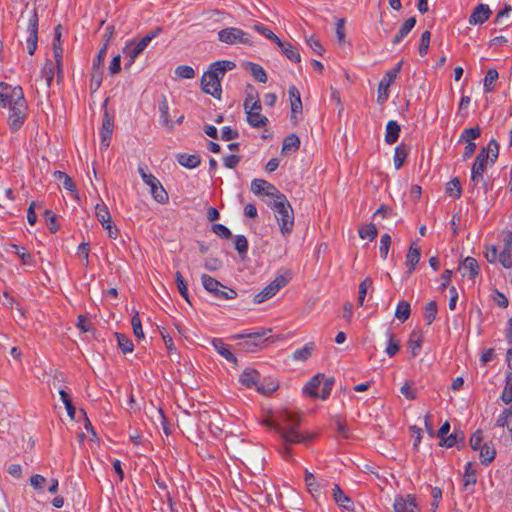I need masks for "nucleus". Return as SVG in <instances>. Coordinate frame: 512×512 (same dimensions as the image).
Instances as JSON below:
<instances>
[{
	"label": "nucleus",
	"mask_w": 512,
	"mask_h": 512,
	"mask_svg": "<svg viewBox=\"0 0 512 512\" xmlns=\"http://www.w3.org/2000/svg\"><path fill=\"white\" fill-rule=\"evenodd\" d=\"M0 105L9 109L8 124L12 130H18L24 123L28 105L20 86L0 83Z\"/></svg>",
	"instance_id": "obj_1"
},
{
	"label": "nucleus",
	"mask_w": 512,
	"mask_h": 512,
	"mask_svg": "<svg viewBox=\"0 0 512 512\" xmlns=\"http://www.w3.org/2000/svg\"><path fill=\"white\" fill-rule=\"evenodd\" d=\"M267 424L274 428L287 443L296 444L308 440L297 431L299 417L289 411L280 413L275 423Z\"/></svg>",
	"instance_id": "obj_2"
},
{
	"label": "nucleus",
	"mask_w": 512,
	"mask_h": 512,
	"mask_svg": "<svg viewBox=\"0 0 512 512\" xmlns=\"http://www.w3.org/2000/svg\"><path fill=\"white\" fill-rule=\"evenodd\" d=\"M499 154V145L495 139L490 140L488 145L481 149L472 166L471 181L477 185L483 180V174L488 166H492Z\"/></svg>",
	"instance_id": "obj_3"
},
{
	"label": "nucleus",
	"mask_w": 512,
	"mask_h": 512,
	"mask_svg": "<svg viewBox=\"0 0 512 512\" xmlns=\"http://www.w3.org/2000/svg\"><path fill=\"white\" fill-rule=\"evenodd\" d=\"M268 205L275 212V218L280 226L281 233L283 235L289 234L294 226V212L286 196L284 194L278 196Z\"/></svg>",
	"instance_id": "obj_4"
},
{
	"label": "nucleus",
	"mask_w": 512,
	"mask_h": 512,
	"mask_svg": "<svg viewBox=\"0 0 512 512\" xmlns=\"http://www.w3.org/2000/svg\"><path fill=\"white\" fill-rule=\"evenodd\" d=\"M333 384V378H326L323 374H317L303 388V393L325 400L329 397Z\"/></svg>",
	"instance_id": "obj_5"
},
{
	"label": "nucleus",
	"mask_w": 512,
	"mask_h": 512,
	"mask_svg": "<svg viewBox=\"0 0 512 512\" xmlns=\"http://www.w3.org/2000/svg\"><path fill=\"white\" fill-rule=\"evenodd\" d=\"M138 172L143 182L149 186L152 197L159 203L164 204L168 201V193L163 188L160 181L151 173L146 171V166L140 165Z\"/></svg>",
	"instance_id": "obj_6"
},
{
	"label": "nucleus",
	"mask_w": 512,
	"mask_h": 512,
	"mask_svg": "<svg viewBox=\"0 0 512 512\" xmlns=\"http://www.w3.org/2000/svg\"><path fill=\"white\" fill-rule=\"evenodd\" d=\"M201 282L205 290H207L209 293H212L218 299L231 300L235 299L237 296L235 290L224 286L218 280L207 274H203L201 276Z\"/></svg>",
	"instance_id": "obj_7"
},
{
	"label": "nucleus",
	"mask_w": 512,
	"mask_h": 512,
	"mask_svg": "<svg viewBox=\"0 0 512 512\" xmlns=\"http://www.w3.org/2000/svg\"><path fill=\"white\" fill-rule=\"evenodd\" d=\"M218 40L227 45H252L251 38L248 33L237 27H227L218 32Z\"/></svg>",
	"instance_id": "obj_8"
},
{
	"label": "nucleus",
	"mask_w": 512,
	"mask_h": 512,
	"mask_svg": "<svg viewBox=\"0 0 512 512\" xmlns=\"http://www.w3.org/2000/svg\"><path fill=\"white\" fill-rule=\"evenodd\" d=\"M289 280L290 277L287 275H278L271 283L254 296V303L260 304L272 298L281 288L289 283Z\"/></svg>",
	"instance_id": "obj_9"
},
{
	"label": "nucleus",
	"mask_w": 512,
	"mask_h": 512,
	"mask_svg": "<svg viewBox=\"0 0 512 512\" xmlns=\"http://www.w3.org/2000/svg\"><path fill=\"white\" fill-rule=\"evenodd\" d=\"M503 248L499 253V263L506 269L511 270L509 273L512 283V232L504 231L502 233Z\"/></svg>",
	"instance_id": "obj_10"
},
{
	"label": "nucleus",
	"mask_w": 512,
	"mask_h": 512,
	"mask_svg": "<svg viewBox=\"0 0 512 512\" xmlns=\"http://www.w3.org/2000/svg\"><path fill=\"white\" fill-rule=\"evenodd\" d=\"M401 68V63H399L395 68L387 71L379 83L378 86V97L377 102L382 104L389 97V87L395 81L397 74L399 73Z\"/></svg>",
	"instance_id": "obj_11"
},
{
	"label": "nucleus",
	"mask_w": 512,
	"mask_h": 512,
	"mask_svg": "<svg viewBox=\"0 0 512 512\" xmlns=\"http://www.w3.org/2000/svg\"><path fill=\"white\" fill-rule=\"evenodd\" d=\"M114 128V117L110 115L107 109L104 110L102 126L100 130V144L103 149L110 145L111 136Z\"/></svg>",
	"instance_id": "obj_12"
},
{
	"label": "nucleus",
	"mask_w": 512,
	"mask_h": 512,
	"mask_svg": "<svg viewBox=\"0 0 512 512\" xmlns=\"http://www.w3.org/2000/svg\"><path fill=\"white\" fill-rule=\"evenodd\" d=\"M201 86L205 93L220 99L222 92L221 82L216 79V76H213L211 73L206 71L201 78Z\"/></svg>",
	"instance_id": "obj_13"
},
{
	"label": "nucleus",
	"mask_w": 512,
	"mask_h": 512,
	"mask_svg": "<svg viewBox=\"0 0 512 512\" xmlns=\"http://www.w3.org/2000/svg\"><path fill=\"white\" fill-rule=\"evenodd\" d=\"M251 191L256 195L265 194L266 196L273 198V200L277 199L278 196L283 195L273 184H270L263 179H254L251 183Z\"/></svg>",
	"instance_id": "obj_14"
},
{
	"label": "nucleus",
	"mask_w": 512,
	"mask_h": 512,
	"mask_svg": "<svg viewBox=\"0 0 512 512\" xmlns=\"http://www.w3.org/2000/svg\"><path fill=\"white\" fill-rule=\"evenodd\" d=\"M28 36L26 38L27 50L29 55H33L37 48L38 41V18L36 13H33L29 18L27 27Z\"/></svg>",
	"instance_id": "obj_15"
},
{
	"label": "nucleus",
	"mask_w": 512,
	"mask_h": 512,
	"mask_svg": "<svg viewBox=\"0 0 512 512\" xmlns=\"http://www.w3.org/2000/svg\"><path fill=\"white\" fill-rule=\"evenodd\" d=\"M235 67L236 64L233 61L220 60L213 62L209 66L207 72L211 73L213 76H216V79H218L221 82V79L224 77L225 73L227 71L233 70Z\"/></svg>",
	"instance_id": "obj_16"
},
{
	"label": "nucleus",
	"mask_w": 512,
	"mask_h": 512,
	"mask_svg": "<svg viewBox=\"0 0 512 512\" xmlns=\"http://www.w3.org/2000/svg\"><path fill=\"white\" fill-rule=\"evenodd\" d=\"M479 265L475 258L466 257L459 265L463 277L474 279L479 274Z\"/></svg>",
	"instance_id": "obj_17"
},
{
	"label": "nucleus",
	"mask_w": 512,
	"mask_h": 512,
	"mask_svg": "<svg viewBox=\"0 0 512 512\" xmlns=\"http://www.w3.org/2000/svg\"><path fill=\"white\" fill-rule=\"evenodd\" d=\"M394 509L396 512H420L415 498L411 495H408L406 498H397L394 503Z\"/></svg>",
	"instance_id": "obj_18"
},
{
	"label": "nucleus",
	"mask_w": 512,
	"mask_h": 512,
	"mask_svg": "<svg viewBox=\"0 0 512 512\" xmlns=\"http://www.w3.org/2000/svg\"><path fill=\"white\" fill-rule=\"evenodd\" d=\"M491 10L486 4H479L475 7L469 17V24L476 25L484 23L490 16Z\"/></svg>",
	"instance_id": "obj_19"
},
{
	"label": "nucleus",
	"mask_w": 512,
	"mask_h": 512,
	"mask_svg": "<svg viewBox=\"0 0 512 512\" xmlns=\"http://www.w3.org/2000/svg\"><path fill=\"white\" fill-rule=\"evenodd\" d=\"M239 381L245 387H255V389L257 390V385H259L260 383L259 374L256 370L247 368L241 373Z\"/></svg>",
	"instance_id": "obj_20"
},
{
	"label": "nucleus",
	"mask_w": 512,
	"mask_h": 512,
	"mask_svg": "<svg viewBox=\"0 0 512 512\" xmlns=\"http://www.w3.org/2000/svg\"><path fill=\"white\" fill-rule=\"evenodd\" d=\"M421 258V250L415 243H412L409 247L406 255V265L408 266V274H412L415 270L416 265L419 263Z\"/></svg>",
	"instance_id": "obj_21"
},
{
	"label": "nucleus",
	"mask_w": 512,
	"mask_h": 512,
	"mask_svg": "<svg viewBox=\"0 0 512 512\" xmlns=\"http://www.w3.org/2000/svg\"><path fill=\"white\" fill-rule=\"evenodd\" d=\"M261 109H249L246 112L248 123L256 128L266 126L268 118L260 113Z\"/></svg>",
	"instance_id": "obj_22"
},
{
	"label": "nucleus",
	"mask_w": 512,
	"mask_h": 512,
	"mask_svg": "<svg viewBox=\"0 0 512 512\" xmlns=\"http://www.w3.org/2000/svg\"><path fill=\"white\" fill-rule=\"evenodd\" d=\"M213 347L215 348V350L222 356L224 357L227 361L233 363V364H236L237 363V359L236 357L234 356V354L229 350L228 348V345L225 344L222 339H219V338H214L212 339L211 341Z\"/></svg>",
	"instance_id": "obj_23"
},
{
	"label": "nucleus",
	"mask_w": 512,
	"mask_h": 512,
	"mask_svg": "<svg viewBox=\"0 0 512 512\" xmlns=\"http://www.w3.org/2000/svg\"><path fill=\"white\" fill-rule=\"evenodd\" d=\"M277 46L281 49L282 53L293 62H300L301 56L298 50L289 42L279 40Z\"/></svg>",
	"instance_id": "obj_24"
},
{
	"label": "nucleus",
	"mask_w": 512,
	"mask_h": 512,
	"mask_svg": "<svg viewBox=\"0 0 512 512\" xmlns=\"http://www.w3.org/2000/svg\"><path fill=\"white\" fill-rule=\"evenodd\" d=\"M160 110V123L169 131L173 130L174 125L169 116V106L166 98H164L159 104Z\"/></svg>",
	"instance_id": "obj_25"
},
{
	"label": "nucleus",
	"mask_w": 512,
	"mask_h": 512,
	"mask_svg": "<svg viewBox=\"0 0 512 512\" xmlns=\"http://www.w3.org/2000/svg\"><path fill=\"white\" fill-rule=\"evenodd\" d=\"M399 133V124L394 120L389 121L386 125L385 142L387 144H394L399 138Z\"/></svg>",
	"instance_id": "obj_26"
},
{
	"label": "nucleus",
	"mask_w": 512,
	"mask_h": 512,
	"mask_svg": "<svg viewBox=\"0 0 512 512\" xmlns=\"http://www.w3.org/2000/svg\"><path fill=\"white\" fill-rule=\"evenodd\" d=\"M143 52V49L136 43H129L123 48V53L128 57V62L125 64L126 68L131 67L135 59Z\"/></svg>",
	"instance_id": "obj_27"
},
{
	"label": "nucleus",
	"mask_w": 512,
	"mask_h": 512,
	"mask_svg": "<svg viewBox=\"0 0 512 512\" xmlns=\"http://www.w3.org/2000/svg\"><path fill=\"white\" fill-rule=\"evenodd\" d=\"M416 24L415 17L408 18L403 25L400 27L399 31L395 35L393 39V44H399L404 37L408 35V33L413 29Z\"/></svg>",
	"instance_id": "obj_28"
},
{
	"label": "nucleus",
	"mask_w": 512,
	"mask_h": 512,
	"mask_svg": "<svg viewBox=\"0 0 512 512\" xmlns=\"http://www.w3.org/2000/svg\"><path fill=\"white\" fill-rule=\"evenodd\" d=\"M177 160L180 165L190 169L197 167L201 162L199 155L186 153L179 154Z\"/></svg>",
	"instance_id": "obj_29"
},
{
	"label": "nucleus",
	"mask_w": 512,
	"mask_h": 512,
	"mask_svg": "<svg viewBox=\"0 0 512 512\" xmlns=\"http://www.w3.org/2000/svg\"><path fill=\"white\" fill-rule=\"evenodd\" d=\"M300 140L295 134H290L284 138L282 144V152L286 154L294 153L298 150Z\"/></svg>",
	"instance_id": "obj_30"
},
{
	"label": "nucleus",
	"mask_w": 512,
	"mask_h": 512,
	"mask_svg": "<svg viewBox=\"0 0 512 512\" xmlns=\"http://www.w3.org/2000/svg\"><path fill=\"white\" fill-rule=\"evenodd\" d=\"M332 496L334 501L340 506L345 509H350V506L348 505L351 503V499L344 494V492L341 490L340 486L338 484H335L332 488Z\"/></svg>",
	"instance_id": "obj_31"
},
{
	"label": "nucleus",
	"mask_w": 512,
	"mask_h": 512,
	"mask_svg": "<svg viewBox=\"0 0 512 512\" xmlns=\"http://www.w3.org/2000/svg\"><path fill=\"white\" fill-rule=\"evenodd\" d=\"M495 455H496L495 448L489 443H484L482 445V447L480 448L479 457H480L481 463L484 465H488L489 463H491L494 460Z\"/></svg>",
	"instance_id": "obj_32"
},
{
	"label": "nucleus",
	"mask_w": 512,
	"mask_h": 512,
	"mask_svg": "<svg viewBox=\"0 0 512 512\" xmlns=\"http://www.w3.org/2000/svg\"><path fill=\"white\" fill-rule=\"evenodd\" d=\"M246 69L249 70V72L252 74L256 81H259L261 83H265L267 81L266 72L260 65L248 62L246 64Z\"/></svg>",
	"instance_id": "obj_33"
},
{
	"label": "nucleus",
	"mask_w": 512,
	"mask_h": 512,
	"mask_svg": "<svg viewBox=\"0 0 512 512\" xmlns=\"http://www.w3.org/2000/svg\"><path fill=\"white\" fill-rule=\"evenodd\" d=\"M95 217L100 224L107 223L111 220V214L108 207L102 201L95 205Z\"/></svg>",
	"instance_id": "obj_34"
},
{
	"label": "nucleus",
	"mask_w": 512,
	"mask_h": 512,
	"mask_svg": "<svg viewBox=\"0 0 512 512\" xmlns=\"http://www.w3.org/2000/svg\"><path fill=\"white\" fill-rule=\"evenodd\" d=\"M407 155H408V149L405 145L400 144L395 148V151H394L395 169L398 170L403 166Z\"/></svg>",
	"instance_id": "obj_35"
},
{
	"label": "nucleus",
	"mask_w": 512,
	"mask_h": 512,
	"mask_svg": "<svg viewBox=\"0 0 512 512\" xmlns=\"http://www.w3.org/2000/svg\"><path fill=\"white\" fill-rule=\"evenodd\" d=\"M10 249H11V253L16 254L20 258L23 265H32L33 264L32 255L30 253H28L25 250V248L13 244V245H11Z\"/></svg>",
	"instance_id": "obj_36"
},
{
	"label": "nucleus",
	"mask_w": 512,
	"mask_h": 512,
	"mask_svg": "<svg viewBox=\"0 0 512 512\" xmlns=\"http://www.w3.org/2000/svg\"><path fill=\"white\" fill-rule=\"evenodd\" d=\"M53 175L57 181L62 182V185L66 190L71 191V192L76 191V186H75L72 178L69 177L66 173H64L62 171H55Z\"/></svg>",
	"instance_id": "obj_37"
},
{
	"label": "nucleus",
	"mask_w": 512,
	"mask_h": 512,
	"mask_svg": "<svg viewBox=\"0 0 512 512\" xmlns=\"http://www.w3.org/2000/svg\"><path fill=\"white\" fill-rule=\"evenodd\" d=\"M118 347L123 353H131L134 349V345L128 336L122 333L115 334Z\"/></svg>",
	"instance_id": "obj_38"
},
{
	"label": "nucleus",
	"mask_w": 512,
	"mask_h": 512,
	"mask_svg": "<svg viewBox=\"0 0 512 512\" xmlns=\"http://www.w3.org/2000/svg\"><path fill=\"white\" fill-rule=\"evenodd\" d=\"M481 135V129L479 126L464 129L460 135V142H472Z\"/></svg>",
	"instance_id": "obj_39"
},
{
	"label": "nucleus",
	"mask_w": 512,
	"mask_h": 512,
	"mask_svg": "<svg viewBox=\"0 0 512 512\" xmlns=\"http://www.w3.org/2000/svg\"><path fill=\"white\" fill-rule=\"evenodd\" d=\"M446 193L455 199H457L461 196L462 188H461L460 181L458 178H454L447 183Z\"/></svg>",
	"instance_id": "obj_40"
},
{
	"label": "nucleus",
	"mask_w": 512,
	"mask_h": 512,
	"mask_svg": "<svg viewBox=\"0 0 512 512\" xmlns=\"http://www.w3.org/2000/svg\"><path fill=\"white\" fill-rule=\"evenodd\" d=\"M410 316V304L407 301H400L395 311V317L400 321H406Z\"/></svg>",
	"instance_id": "obj_41"
},
{
	"label": "nucleus",
	"mask_w": 512,
	"mask_h": 512,
	"mask_svg": "<svg viewBox=\"0 0 512 512\" xmlns=\"http://www.w3.org/2000/svg\"><path fill=\"white\" fill-rule=\"evenodd\" d=\"M422 344V335L418 332L413 331L410 335V339L408 342L409 348L413 356H416L421 348Z\"/></svg>",
	"instance_id": "obj_42"
},
{
	"label": "nucleus",
	"mask_w": 512,
	"mask_h": 512,
	"mask_svg": "<svg viewBox=\"0 0 512 512\" xmlns=\"http://www.w3.org/2000/svg\"><path fill=\"white\" fill-rule=\"evenodd\" d=\"M463 440H464L463 433L455 431L452 434H450L449 436L446 435L444 437V439H441L439 444L441 446L450 448V447L456 445L458 443V441L463 442Z\"/></svg>",
	"instance_id": "obj_43"
},
{
	"label": "nucleus",
	"mask_w": 512,
	"mask_h": 512,
	"mask_svg": "<svg viewBox=\"0 0 512 512\" xmlns=\"http://www.w3.org/2000/svg\"><path fill=\"white\" fill-rule=\"evenodd\" d=\"M373 282L370 277H366L359 285V292H358V305L362 306L367 294V291L369 289H372Z\"/></svg>",
	"instance_id": "obj_44"
},
{
	"label": "nucleus",
	"mask_w": 512,
	"mask_h": 512,
	"mask_svg": "<svg viewBox=\"0 0 512 512\" xmlns=\"http://www.w3.org/2000/svg\"><path fill=\"white\" fill-rule=\"evenodd\" d=\"M103 80V73L101 72V68H93L92 67V73H91V79H90V89L92 92H96Z\"/></svg>",
	"instance_id": "obj_45"
},
{
	"label": "nucleus",
	"mask_w": 512,
	"mask_h": 512,
	"mask_svg": "<svg viewBox=\"0 0 512 512\" xmlns=\"http://www.w3.org/2000/svg\"><path fill=\"white\" fill-rule=\"evenodd\" d=\"M200 423L203 426H207L210 429L211 433L215 436L219 435L222 432V428L219 425L212 423V421L210 420V415L207 412L200 414Z\"/></svg>",
	"instance_id": "obj_46"
},
{
	"label": "nucleus",
	"mask_w": 512,
	"mask_h": 512,
	"mask_svg": "<svg viewBox=\"0 0 512 512\" xmlns=\"http://www.w3.org/2000/svg\"><path fill=\"white\" fill-rule=\"evenodd\" d=\"M377 233V228L372 223L364 225L359 229V236L361 239H368L372 241L376 238Z\"/></svg>",
	"instance_id": "obj_47"
},
{
	"label": "nucleus",
	"mask_w": 512,
	"mask_h": 512,
	"mask_svg": "<svg viewBox=\"0 0 512 512\" xmlns=\"http://www.w3.org/2000/svg\"><path fill=\"white\" fill-rule=\"evenodd\" d=\"M476 483V471L473 468L471 462H468L465 467V472L463 476V484L465 487L470 485H474Z\"/></svg>",
	"instance_id": "obj_48"
},
{
	"label": "nucleus",
	"mask_w": 512,
	"mask_h": 512,
	"mask_svg": "<svg viewBox=\"0 0 512 512\" xmlns=\"http://www.w3.org/2000/svg\"><path fill=\"white\" fill-rule=\"evenodd\" d=\"M498 72L495 69H489L484 78L485 92H491L494 89V84L498 79Z\"/></svg>",
	"instance_id": "obj_49"
},
{
	"label": "nucleus",
	"mask_w": 512,
	"mask_h": 512,
	"mask_svg": "<svg viewBox=\"0 0 512 512\" xmlns=\"http://www.w3.org/2000/svg\"><path fill=\"white\" fill-rule=\"evenodd\" d=\"M437 315V303L435 301L428 302L424 307V318L427 324H431Z\"/></svg>",
	"instance_id": "obj_50"
},
{
	"label": "nucleus",
	"mask_w": 512,
	"mask_h": 512,
	"mask_svg": "<svg viewBox=\"0 0 512 512\" xmlns=\"http://www.w3.org/2000/svg\"><path fill=\"white\" fill-rule=\"evenodd\" d=\"M175 281H176V284H177V288H178V291L179 293L181 294V296L187 301L189 302V294H188V287H187V284L182 276V274L177 271L175 273Z\"/></svg>",
	"instance_id": "obj_51"
},
{
	"label": "nucleus",
	"mask_w": 512,
	"mask_h": 512,
	"mask_svg": "<svg viewBox=\"0 0 512 512\" xmlns=\"http://www.w3.org/2000/svg\"><path fill=\"white\" fill-rule=\"evenodd\" d=\"M59 395L61 397L62 402L65 405V408L67 410V414L69 415V417L71 419H74L75 413H76V409H75L74 405L72 404V401H71V398H70L69 394L66 391H64V390H60L59 391Z\"/></svg>",
	"instance_id": "obj_52"
},
{
	"label": "nucleus",
	"mask_w": 512,
	"mask_h": 512,
	"mask_svg": "<svg viewBox=\"0 0 512 512\" xmlns=\"http://www.w3.org/2000/svg\"><path fill=\"white\" fill-rule=\"evenodd\" d=\"M512 420V407L504 409L496 420V426L509 427Z\"/></svg>",
	"instance_id": "obj_53"
},
{
	"label": "nucleus",
	"mask_w": 512,
	"mask_h": 512,
	"mask_svg": "<svg viewBox=\"0 0 512 512\" xmlns=\"http://www.w3.org/2000/svg\"><path fill=\"white\" fill-rule=\"evenodd\" d=\"M131 325L135 337L138 339H144V332L142 329V324L138 312H135V314L133 315L131 319Z\"/></svg>",
	"instance_id": "obj_54"
},
{
	"label": "nucleus",
	"mask_w": 512,
	"mask_h": 512,
	"mask_svg": "<svg viewBox=\"0 0 512 512\" xmlns=\"http://www.w3.org/2000/svg\"><path fill=\"white\" fill-rule=\"evenodd\" d=\"M175 74L179 78L192 79L195 76V71L188 65H181L176 68Z\"/></svg>",
	"instance_id": "obj_55"
},
{
	"label": "nucleus",
	"mask_w": 512,
	"mask_h": 512,
	"mask_svg": "<svg viewBox=\"0 0 512 512\" xmlns=\"http://www.w3.org/2000/svg\"><path fill=\"white\" fill-rule=\"evenodd\" d=\"M278 388V383L274 380H269L267 384L259 383L257 391L261 394L268 395Z\"/></svg>",
	"instance_id": "obj_56"
},
{
	"label": "nucleus",
	"mask_w": 512,
	"mask_h": 512,
	"mask_svg": "<svg viewBox=\"0 0 512 512\" xmlns=\"http://www.w3.org/2000/svg\"><path fill=\"white\" fill-rule=\"evenodd\" d=\"M54 65L51 61H48L42 69V76L46 80L47 87H50L54 78Z\"/></svg>",
	"instance_id": "obj_57"
},
{
	"label": "nucleus",
	"mask_w": 512,
	"mask_h": 512,
	"mask_svg": "<svg viewBox=\"0 0 512 512\" xmlns=\"http://www.w3.org/2000/svg\"><path fill=\"white\" fill-rule=\"evenodd\" d=\"M305 484L309 492H317L319 489V484L316 481V478L307 469H305Z\"/></svg>",
	"instance_id": "obj_58"
},
{
	"label": "nucleus",
	"mask_w": 512,
	"mask_h": 512,
	"mask_svg": "<svg viewBox=\"0 0 512 512\" xmlns=\"http://www.w3.org/2000/svg\"><path fill=\"white\" fill-rule=\"evenodd\" d=\"M261 103L257 97V95L248 94L244 101V109L245 111L249 109H261Z\"/></svg>",
	"instance_id": "obj_59"
},
{
	"label": "nucleus",
	"mask_w": 512,
	"mask_h": 512,
	"mask_svg": "<svg viewBox=\"0 0 512 512\" xmlns=\"http://www.w3.org/2000/svg\"><path fill=\"white\" fill-rule=\"evenodd\" d=\"M391 244V237L389 234H383L380 239V253L383 259L387 258L388 251Z\"/></svg>",
	"instance_id": "obj_60"
},
{
	"label": "nucleus",
	"mask_w": 512,
	"mask_h": 512,
	"mask_svg": "<svg viewBox=\"0 0 512 512\" xmlns=\"http://www.w3.org/2000/svg\"><path fill=\"white\" fill-rule=\"evenodd\" d=\"M254 29L257 32L261 33L263 36H265L267 39L273 41L276 44L280 40L270 29L264 27L263 25L256 24V25H254Z\"/></svg>",
	"instance_id": "obj_61"
},
{
	"label": "nucleus",
	"mask_w": 512,
	"mask_h": 512,
	"mask_svg": "<svg viewBox=\"0 0 512 512\" xmlns=\"http://www.w3.org/2000/svg\"><path fill=\"white\" fill-rule=\"evenodd\" d=\"M431 34L429 31H424L421 35L420 45H419V53L420 55H425L428 51L430 44Z\"/></svg>",
	"instance_id": "obj_62"
},
{
	"label": "nucleus",
	"mask_w": 512,
	"mask_h": 512,
	"mask_svg": "<svg viewBox=\"0 0 512 512\" xmlns=\"http://www.w3.org/2000/svg\"><path fill=\"white\" fill-rule=\"evenodd\" d=\"M402 395H404L409 400H414L417 397L416 390L413 388L410 382H405L404 385L400 389Z\"/></svg>",
	"instance_id": "obj_63"
},
{
	"label": "nucleus",
	"mask_w": 512,
	"mask_h": 512,
	"mask_svg": "<svg viewBox=\"0 0 512 512\" xmlns=\"http://www.w3.org/2000/svg\"><path fill=\"white\" fill-rule=\"evenodd\" d=\"M501 400L505 404H510L512 402V381L507 380L506 385L501 394Z\"/></svg>",
	"instance_id": "obj_64"
}]
</instances>
